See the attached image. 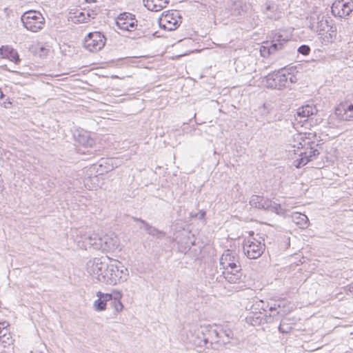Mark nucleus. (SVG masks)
Segmentation results:
<instances>
[{
	"instance_id": "nucleus-12",
	"label": "nucleus",
	"mask_w": 353,
	"mask_h": 353,
	"mask_svg": "<svg viewBox=\"0 0 353 353\" xmlns=\"http://www.w3.org/2000/svg\"><path fill=\"white\" fill-rule=\"evenodd\" d=\"M332 13L335 17H345L353 10L352 0H335L332 3Z\"/></svg>"
},
{
	"instance_id": "nucleus-13",
	"label": "nucleus",
	"mask_w": 353,
	"mask_h": 353,
	"mask_svg": "<svg viewBox=\"0 0 353 353\" xmlns=\"http://www.w3.org/2000/svg\"><path fill=\"white\" fill-rule=\"evenodd\" d=\"M336 117L342 121H350L353 120V103L345 101L339 104L334 111Z\"/></svg>"
},
{
	"instance_id": "nucleus-18",
	"label": "nucleus",
	"mask_w": 353,
	"mask_h": 353,
	"mask_svg": "<svg viewBox=\"0 0 353 353\" xmlns=\"http://www.w3.org/2000/svg\"><path fill=\"white\" fill-rule=\"evenodd\" d=\"M230 9L232 15L235 17H245L251 11V6L250 4L244 3L241 0H237L232 3Z\"/></svg>"
},
{
	"instance_id": "nucleus-27",
	"label": "nucleus",
	"mask_w": 353,
	"mask_h": 353,
	"mask_svg": "<svg viewBox=\"0 0 353 353\" xmlns=\"http://www.w3.org/2000/svg\"><path fill=\"white\" fill-rule=\"evenodd\" d=\"M233 336L234 334L231 330H223L219 327L218 346L229 343L230 340L233 338Z\"/></svg>"
},
{
	"instance_id": "nucleus-42",
	"label": "nucleus",
	"mask_w": 353,
	"mask_h": 353,
	"mask_svg": "<svg viewBox=\"0 0 353 353\" xmlns=\"http://www.w3.org/2000/svg\"><path fill=\"white\" fill-rule=\"evenodd\" d=\"M276 304H274V306H271V307H270V310L271 312L275 311V310H276Z\"/></svg>"
},
{
	"instance_id": "nucleus-15",
	"label": "nucleus",
	"mask_w": 353,
	"mask_h": 353,
	"mask_svg": "<svg viewBox=\"0 0 353 353\" xmlns=\"http://www.w3.org/2000/svg\"><path fill=\"white\" fill-rule=\"evenodd\" d=\"M81 239H83V245H79V246L83 247L85 249H87L88 246L94 250H102V237L99 236L97 234L85 233L81 235Z\"/></svg>"
},
{
	"instance_id": "nucleus-19",
	"label": "nucleus",
	"mask_w": 353,
	"mask_h": 353,
	"mask_svg": "<svg viewBox=\"0 0 353 353\" xmlns=\"http://www.w3.org/2000/svg\"><path fill=\"white\" fill-rule=\"evenodd\" d=\"M225 280L230 283H238L242 279V272L241 265L238 264V269L230 267L222 272Z\"/></svg>"
},
{
	"instance_id": "nucleus-35",
	"label": "nucleus",
	"mask_w": 353,
	"mask_h": 353,
	"mask_svg": "<svg viewBox=\"0 0 353 353\" xmlns=\"http://www.w3.org/2000/svg\"><path fill=\"white\" fill-rule=\"evenodd\" d=\"M292 327L285 323V320H282L279 326V330L281 333H288L290 332Z\"/></svg>"
},
{
	"instance_id": "nucleus-44",
	"label": "nucleus",
	"mask_w": 353,
	"mask_h": 353,
	"mask_svg": "<svg viewBox=\"0 0 353 353\" xmlns=\"http://www.w3.org/2000/svg\"><path fill=\"white\" fill-rule=\"evenodd\" d=\"M86 2H94L95 0H85Z\"/></svg>"
},
{
	"instance_id": "nucleus-6",
	"label": "nucleus",
	"mask_w": 353,
	"mask_h": 353,
	"mask_svg": "<svg viewBox=\"0 0 353 353\" xmlns=\"http://www.w3.org/2000/svg\"><path fill=\"white\" fill-rule=\"evenodd\" d=\"M319 154V144L310 139V143L305 145L304 149L301 148L298 154L300 158L296 160V167L300 168L306 165L308 162L316 159Z\"/></svg>"
},
{
	"instance_id": "nucleus-29",
	"label": "nucleus",
	"mask_w": 353,
	"mask_h": 353,
	"mask_svg": "<svg viewBox=\"0 0 353 353\" xmlns=\"http://www.w3.org/2000/svg\"><path fill=\"white\" fill-rule=\"evenodd\" d=\"M75 138L80 144L86 147H91L94 143L87 132H80L78 135H75Z\"/></svg>"
},
{
	"instance_id": "nucleus-28",
	"label": "nucleus",
	"mask_w": 353,
	"mask_h": 353,
	"mask_svg": "<svg viewBox=\"0 0 353 353\" xmlns=\"http://www.w3.org/2000/svg\"><path fill=\"white\" fill-rule=\"evenodd\" d=\"M292 219L293 222L301 228H307L308 225L309 220L305 214L299 212H294L292 214Z\"/></svg>"
},
{
	"instance_id": "nucleus-32",
	"label": "nucleus",
	"mask_w": 353,
	"mask_h": 353,
	"mask_svg": "<svg viewBox=\"0 0 353 353\" xmlns=\"http://www.w3.org/2000/svg\"><path fill=\"white\" fill-rule=\"evenodd\" d=\"M86 13V17L88 18V21H90L91 19H94L96 16L100 12L99 7L94 6L92 7L88 6L87 8H84Z\"/></svg>"
},
{
	"instance_id": "nucleus-8",
	"label": "nucleus",
	"mask_w": 353,
	"mask_h": 353,
	"mask_svg": "<svg viewBox=\"0 0 353 353\" xmlns=\"http://www.w3.org/2000/svg\"><path fill=\"white\" fill-rule=\"evenodd\" d=\"M181 17L176 12L168 11L163 13L159 19V24L161 28L172 31L176 30L181 23Z\"/></svg>"
},
{
	"instance_id": "nucleus-33",
	"label": "nucleus",
	"mask_w": 353,
	"mask_h": 353,
	"mask_svg": "<svg viewBox=\"0 0 353 353\" xmlns=\"http://www.w3.org/2000/svg\"><path fill=\"white\" fill-rule=\"evenodd\" d=\"M8 325L9 324L6 321L0 323V338L10 333L8 328Z\"/></svg>"
},
{
	"instance_id": "nucleus-11",
	"label": "nucleus",
	"mask_w": 353,
	"mask_h": 353,
	"mask_svg": "<svg viewBox=\"0 0 353 353\" xmlns=\"http://www.w3.org/2000/svg\"><path fill=\"white\" fill-rule=\"evenodd\" d=\"M310 143V138L307 137L306 134L296 132L292 135L288 151L290 154L293 152L294 154H298L301 149H304L305 145H308Z\"/></svg>"
},
{
	"instance_id": "nucleus-10",
	"label": "nucleus",
	"mask_w": 353,
	"mask_h": 353,
	"mask_svg": "<svg viewBox=\"0 0 353 353\" xmlns=\"http://www.w3.org/2000/svg\"><path fill=\"white\" fill-rule=\"evenodd\" d=\"M287 39H282L281 35L276 36L271 42L266 41L260 48L261 55L263 57H268L270 54L281 50Z\"/></svg>"
},
{
	"instance_id": "nucleus-43",
	"label": "nucleus",
	"mask_w": 353,
	"mask_h": 353,
	"mask_svg": "<svg viewBox=\"0 0 353 353\" xmlns=\"http://www.w3.org/2000/svg\"><path fill=\"white\" fill-rule=\"evenodd\" d=\"M3 97V94L1 91H0V99H2Z\"/></svg>"
},
{
	"instance_id": "nucleus-23",
	"label": "nucleus",
	"mask_w": 353,
	"mask_h": 353,
	"mask_svg": "<svg viewBox=\"0 0 353 353\" xmlns=\"http://www.w3.org/2000/svg\"><path fill=\"white\" fill-rule=\"evenodd\" d=\"M102 250L103 251L114 250L119 245V240L114 235H105L102 237Z\"/></svg>"
},
{
	"instance_id": "nucleus-41",
	"label": "nucleus",
	"mask_w": 353,
	"mask_h": 353,
	"mask_svg": "<svg viewBox=\"0 0 353 353\" xmlns=\"http://www.w3.org/2000/svg\"><path fill=\"white\" fill-rule=\"evenodd\" d=\"M199 214H200V216H199V219H203L205 217V212L204 211H201L199 212Z\"/></svg>"
},
{
	"instance_id": "nucleus-22",
	"label": "nucleus",
	"mask_w": 353,
	"mask_h": 353,
	"mask_svg": "<svg viewBox=\"0 0 353 353\" xmlns=\"http://www.w3.org/2000/svg\"><path fill=\"white\" fill-rule=\"evenodd\" d=\"M134 220L143 224L145 230L149 235H151L157 239H162L165 236V233L163 231L159 230L157 228L150 225L145 221L140 218H135Z\"/></svg>"
},
{
	"instance_id": "nucleus-7",
	"label": "nucleus",
	"mask_w": 353,
	"mask_h": 353,
	"mask_svg": "<svg viewBox=\"0 0 353 353\" xmlns=\"http://www.w3.org/2000/svg\"><path fill=\"white\" fill-rule=\"evenodd\" d=\"M308 21L310 28L318 32L319 34H323L332 28L329 24L328 19L324 15L319 14L316 12L310 15Z\"/></svg>"
},
{
	"instance_id": "nucleus-2",
	"label": "nucleus",
	"mask_w": 353,
	"mask_h": 353,
	"mask_svg": "<svg viewBox=\"0 0 353 353\" xmlns=\"http://www.w3.org/2000/svg\"><path fill=\"white\" fill-rule=\"evenodd\" d=\"M219 327L213 325L201 326L195 343L200 347H209L213 345L217 347L219 344Z\"/></svg>"
},
{
	"instance_id": "nucleus-38",
	"label": "nucleus",
	"mask_w": 353,
	"mask_h": 353,
	"mask_svg": "<svg viewBox=\"0 0 353 353\" xmlns=\"http://www.w3.org/2000/svg\"><path fill=\"white\" fill-rule=\"evenodd\" d=\"M9 59L15 63H18L20 61L19 56L17 52L14 50L10 52Z\"/></svg>"
},
{
	"instance_id": "nucleus-5",
	"label": "nucleus",
	"mask_w": 353,
	"mask_h": 353,
	"mask_svg": "<svg viewBox=\"0 0 353 353\" xmlns=\"http://www.w3.org/2000/svg\"><path fill=\"white\" fill-rule=\"evenodd\" d=\"M295 77L281 72L270 73L265 77V85L272 89L282 90L294 82Z\"/></svg>"
},
{
	"instance_id": "nucleus-36",
	"label": "nucleus",
	"mask_w": 353,
	"mask_h": 353,
	"mask_svg": "<svg viewBox=\"0 0 353 353\" xmlns=\"http://www.w3.org/2000/svg\"><path fill=\"white\" fill-rule=\"evenodd\" d=\"M248 322L250 323L252 325L260 324L262 319L260 316H256L254 317V316H249L246 318Z\"/></svg>"
},
{
	"instance_id": "nucleus-30",
	"label": "nucleus",
	"mask_w": 353,
	"mask_h": 353,
	"mask_svg": "<svg viewBox=\"0 0 353 353\" xmlns=\"http://www.w3.org/2000/svg\"><path fill=\"white\" fill-rule=\"evenodd\" d=\"M121 298V294L120 292H117L112 295V300L110 301L111 302V305L117 312H121L123 308V305L120 301Z\"/></svg>"
},
{
	"instance_id": "nucleus-1",
	"label": "nucleus",
	"mask_w": 353,
	"mask_h": 353,
	"mask_svg": "<svg viewBox=\"0 0 353 353\" xmlns=\"http://www.w3.org/2000/svg\"><path fill=\"white\" fill-rule=\"evenodd\" d=\"M86 271L99 282L116 285L127 281L129 272L122 263L108 257L94 258L86 263Z\"/></svg>"
},
{
	"instance_id": "nucleus-40",
	"label": "nucleus",
	"mask_w": 353,
	"mask_h": 353,
	"mask_svg": "<svg viewBox=\"0 0 353 353\" xmlns=\"http://www.w3.org/2000/svg\"><path fill=\"white\" fill-rule=\"evenodd\" d=\"M343 290L347 294L349 293H353V282L344 287Z\"/></svg>"
},
{
	"instance_id": "nucleus-21",
	"label": "nucleus",
	"mask_w": 353,
	"mask_h": 353,
	"mask_svg": "<svg viewBox=\"0 0 353 353\" xmlns=\"http://www.w3.org/2000/svg\"><path fill=\"white\" fill-rule=\"evenodd\" d=\"M143 5L149 10L158 12L167 6L169 0H143Z\"/></svg>"
},
{
	"instance_id": "nucleus-20",
	"label": "nucleus",
	"mask_w": 353,
	"mask_h": 353,
	"mask_svg": "<svg viewBox=\"0 0 353 353\" xmlns=\"http://www.w3.org/2000/svg\"><path fill=\"white\" fill-rule=\"evenodd\" d=\"M97 299L93 304L94 309L97 312H101L105 310L107 302L112 300V294L98 292L97 293Z\"/></svg>"
},
{
	"instance_id": "nucleus-3",
	"label": "nucleus",
	"mask_w": 353,
	"mask_h": 353,
	"mask_svg": "<svg viewBox=\"0 0 353 353\" xmlns=\"http://www.w3.org/2000/svg\"><path fill=\"white\" fill-rule=\"evenodd\" d=\"M21 20L24 28L33 32L42 30L45 25V19L42 14L33 10L24 12Z\"/></svg>"
},
{
	"instance_id": "nucleus-34",
	"label": "nucleus",
	"mask_w": 353,
	"mask_h": 353,
	"mask_svg": "<svg viewBox=\"0 0 353 353\" xmlns=\"http://www.w3.org/2000/svg\"><path fill=\"white\" fill-rule=\"evenodd\" d=\"M12 341L13 339L10 333L0 338V345H2L3 347H6L7 345L12 344Z\"/></svg>"
},
{
	"instance_id": "nucleus-25",
	"label": "nucleus",
	"mask_w": 353,
	"mask_h": 353,
	"mask_svg": "<svg viewBox=\"0 0 353 353\" xmlns=\"http://www.w3.org/2000/svg\"><path fill=\"white\" fill-rule=\"evenodd\" d=\"M268 203L270 199L259 195H252L250 200V205L258 209L266 210Z\"/></svg>"
},
{
	"instance_id": "nucleus-31",
	"label": "nucleus",
	"mask_w": 353,
	"mask_h": 353,
	"mask_svg": "<svg viewBox=\"0 0 353 353\" xmlns=\"http://www.w3.org/2000/svg\"><path fill=\"white\" fill-rule=\"evenodd\" d=\"M268 208L265 210H269L273 212H275L277 214L283 215L285 213V211L283 210L280 204H278L275 202L270 200V203L268 204Z\"/></svg>"
},
{
	"instance_id": "nucleus-14",
	"label": "nucleus",
	"mask_w": 353,
	"mask_h": 353,
	"mask_svg": "<svg viewBox=\"0 0 353 353\" xmlns=\"http://www.w3.org/2000/svg\"><path fill=\"white\" fill-rule=\"evenodd\" d=\"M132 17V14L128 12L120 14L116 21L117 26L122 30L129 32L134 30L137 26V21Z\"/></svg>"
},
{
	"instance_id": "nucleus-37",
	"label": "nucleus",
	"mask_w": 353,
	"mask_h": 353,
	"mask_svg": "<svg viewBox=\"0 0 353 353\" xmlns=\"http://www.w3.org/2000/svg\"><path fill=\"white\" fill-rule=\"evenodd\" d=\"M298 52L303 55H307L310 52V48L307 45H302L298 48Z\"/></svg>"
},
{
	"instance_id": "nucleus-24",
	"label": "nucleus",
	"mask_w": 353,
	"mask_h": 353,
	"mask_svg": "<svg viewBox=\"0 0 353 353\" xmlns=\"http://www.w3.org/2000/svg\"><path fill=\"white\" fill-rule=\"evenodd\" d=\"M317 111L318 110L315 106L306 105L299 108L297 110L296 115L297 117L304 119V121H307L309 117L316 114Z\"/></svg>"
},
{
	"instance_id": "nucleus-17",
	"label": "nucleus",
	"mask_w": 353,
	"mask_h": 353,
	"mask_svg": "<svg viewBox=\"0 0 353 353\" xmlns=\"http://www.w3.org/2000/svg\"><path fill=\"white\" fill-rule=\"evenodd\" d=\"M263 13L266 18L271 20H278L281 17L282 14L279 6L273 1H267L264 4Z\"/></svg>"
},
{
	"instance_id": "nucleus-9",
	"label": "nucleus",
	"mask_w": 353,
	"mask_h": 353,
	"mask_svg": "<svg viewBox=\"0 0 353 353\" xmlns=\"http://www.w3.org/2000/svg\"><path fill=\"white\" fill-rule=\"evenodd\" d=\"M105 43V37L99 32H90L84 41L85 48L90 52L101 50Z\"/></svg>"
},
{
	"instance_id": "nucleus-16",
	"label": "nucleus",
	"mask_w": 353,
	"mask_h": 353,
	"mask_svg": "<svg viewBox=\"0 0 353 353\" xmlns=\"http://www.w3.org/2000/svg\"><path fill=\"white\" fill-rule=\"evenodd\" d=\"M239 261L238 260L236 254L231 250H226L222 254L220 258V266L221 269L223 270H227L230 267H233L234 268L238 269V264Z\"/></svg>"
},
{
	"instance_id": "nucleus-4",
	"label": "nucleus",
	"mask_w": 353,
	"mask_h": 353,
	"mask_svg": "<svg viewBox=\"0 0 353 353\" xmlns=\"http://www.w3.org/2000/svg\"><path fill=\"white\" fill-rule=\"evenodd\" d=\"M249 234L250 236L244 240V253L248 258L256 259L260 257L265 250L264 239L261 241L254 237V232H250Z\"/></svg>"
},
{
	"instance_id": "nucleus-39",
	"label": "nucleus",
	"mask_w": 353,
	"mask_h": 353,
	"mask_svg": "<svg viewBox=\"0 0 353 353\" xmlns=\"http://www.w3.org/2000/svg\"><path fill=\"white\" fill-rule=\"evenodd\" d=\"M259 110L261 111V114L264 116L268 115L270 113V110L265 103H264L262 105V107L259 108Z\"/></svg>"
},
{
	"instance_id": "nucleus-26",
	"label": "nucleus",
	"mask_w": 353,
	"mask_h": 353,
	"mask_svg": "<svg viewBox=\"0 0 353 353\" xmlns=\"http://www.w3.org/2000/svg\"><path fill=\"white\" fill-rule=\"evenodd\" d=\"M70 18L74 23H87L88 18L86 17V13L83 9H76L70 12Z\"/></svg>"
}]
</instances>
